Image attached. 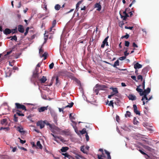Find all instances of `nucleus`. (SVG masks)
<instances>
[{
  "instance_id": "nucleus-39",
  "label": "nucleus",
  "mask_w": 159,
  "mask_h": 159,
  "mask_svg": "<svg viewBox=\"0 0 159 159\" xmlns=\"http://www.w3.org/2000/svg\"><path fill=\"white\" fill-rule=\"evenodd\" d=\"M129 37V35L127 33L125 35L123 36H122L121 37V39H123L124 38H125L126 39H128Z\"/></svg>"
},
{
  "instance_id": "nucleus-24",
  "label": "nucleus",
  "mask_w": 159,
  "mask_h": 159,
  "mask_svg": "<svg viewBox=\"0 0 159 159\" xmlns=\"http://www.w3.org/2000/svg\"><path fill=\"white\" fill-rule=\"evenodd\" d=\"M82 2V1H79L76 4V10L78 11L79 8V5L80 4H81Z\"/></svg>"
},
{
  "instance_id": "nucleus-8",
  "label": "nucleus",
  "mask_w": 159,
  "mask_h": 159,
  "mask_svg": "<svg viewBox=\"0 0 159 159\" xmlns=\"http://www.w3.org/2000/svg\"><path fill=\"white\" fill-rule=\"evenodd\" d=\"M38 69L37 68H36V71L33 72V77L35 79H39V74L38 73Z\"/></svg>"
},
{
  "instance_id": "nucleus-9",
  "label": "nucleus",
  "mask_w": 159,
  "mask_h": 159,
  "mask_svg": "<svg viewBox=\"0 0 159 159\" xmlns=\"http://www.w3.org/2000/svg\"><path fill=\"white\" fill-rule=\"evenodd\" d=\"M18 30L20 33H23L24 31V29L23 28V26L22 25H19L18 26Z\"/></svg>"
},
{
  "instance_id": "nucleus-7",
  "label": "nucleus",
  "mask_w": 159,
  "mask_h": 159,
  "mask_svg": "<svg viewBox=\"0 0 159 159\" xmlns=\"http://www.w3.org/2000/svg\"><path fill=\"white\" fill-rule=\"evenodd\" d=\"M133 107L134 109V112L137 115H140V112L138 110V108L137 106L135 104H134Z\"/></svg>"
},
{
  "instance_id": "nucleus-37",
  "label": "nucleus",
  "mask_w": 159,
  "mask_h": 159,
  "mask_svg": "<svg viewBox=\"0 0 159 159\" xmlns=\"http://www.w3.org/2000/svg\"><path fill=\"white\" fill-rule=\"evenodd\" d=\"M11 30V33H12V34H13L15 33H16L17 32V28L16 27L15 29H12Z\"/></svg>"
},
{
  "instance_id": "nucleus-29",
  "label": "nucleus",
  "mask_w": 159,
  "mask_h": 159,
  "mask_svg": "<svg viewBox=\"0 0 159 159\" xmlns=\"http://www.w3.org/2000/svg\"><path fill=\"white\" fill-rule=\"evenodd\" d=\"M48 55V53L45 52L43 53V54L42 56H41L40 57H44V60H45L47 58V57Z\"/></svg>"
},
{
  "instance_id": "nucleus-25",
  "label": "nucleus",
  "mask_w": 159,
  "mask_h": 159,
  "mask_svg": "<svg viewBox=\"0 0 159 159\" xmlns=\"http://www.w3.org/2000/svg\"><path fill=\"white\" fill-rule=\"evenodd\" d=\"M10 38H11V40H14L15 41H16L17 40V38L16 35H14L13 36H10L9 37L7 38L8 39H10Z\"/></svg>"
},
{
  "instance_id": "nucleus-56",
  "label": "nucleus",
  "mask_w": 159,
  "mask_h": 159,
  "mask_svg": "<svg viewBox=\"0 0 159 159\" xmlns=\"http://www.w3.org/2000/svg\"><path fill=\"white\" fill-rule=\"evenodd\" d=\"M72 114H70V116H69V118L71 120H75V118L74 117V116H71Z\"/></svg>"
},
{
  "instance_id": "nucleus-19",
  "label": "nucleus",
  "mask_w": 159,
  "mask_h": 159,
  "mask_svg": "<svg viewBox=\"0 0 159 159\" xmlns=\"http://www.w3.org/2000/svg\"><path fill=\"white\" fill-rule=\"evenodd\" d=\"M38 80L40 81L41 83H45L47 79L46 77L43 76L41 79H39Z\"/></svg>"
},
{
  "instance_id": "nucleus-49",
  "label": "nucleus",
  "mask_w": 159,
  "mask_h": 159,
  "mask_svg": "<svg viewBox=\"0 0 159 159\" xmlns=\"http://www.w3.org/2000/svg\"><path fill=\"white\" fill-rule=\"evenodd\" d=\"M133 27H132V26L128 27V26H125V29H129V30H132V29H133Z\"/></svg>"
},
{
  "instance_id": "nucleus-63",
  "label": "nucleus",
  "mask_w": 159,
  "mask_h": 159,
  "mask_svg": "<svg viewBox=\"0 0 159 159\" xmlns=\"http://www.w3.org/2000/svg\"><path fill=\"white\" fill-rule=\"evenodd\" d=\"M31 144L32 145V147H36V145H35L34 143L33 142H32L31 143Z\"/></svg>"
},
{
  "instance_id": "nucleus-22",
  "label": "nucleus",
  "mask_w": 159,
  "mask_h": 159,
  "mask_svg": "<svg viewBox=\"0 0 159 159\" xmlns=\"http://www.w3.org/2000/svg\"><path fill=\"white\" fill-rule=\"evenodd\" d=\"M105 153L107 155V159H111V157L110 155V153L106 150H104Z\"/></svg>"
},
{
  "instance_id": "nucleus-38",
  "label": "nucleus",
  "mask_w": 159,
  "mask_h": 159,
  "mask_svg": "<svg viewBox=\"0 0 159 159\" xmlns=\"http://www.w3.org/2000/svg\"><path fill=\"white\" fill-rule=\"evenodd\" d=\"M57 139H59L60 140V141L62 142H64L65 141L64 140V139L61 136H58V137H57Z\"/></svg>"
},
{
  "instance_id": "nucleus-52",
  "label": "nucleus",
  "mask_w": 159,
  "mask_h": 159,
  "mask_svg": "<svg viewBox=\"0 0 159 159\" xmlns=\"http://www.w3.org/2000/svg\"><path fill=\"white\" fill-rule=\"evenodd\" d=\"M137 79L138 80H143L142 76L141 75H139L137 77Z\"/></svg>"
},
{
  "instance_id": "nucleus-36",
  "label": "nucleus",
  "mask_w": 159,
  "mask_h": 159,
  "mask_svg": "<svg viewBox=\"0 0 159 159\" xmlns=\"http://www.w3.org/2000/svg\"><path fill=\"white\" fill-rule=\"evenodd\" d=\"M112 90L113 92H114V94L117 93H118V91L117 90V89L116 88H113Z\"/></svg>"
},
{
  "instance_id": "nucleus-45",
  "label": "nucleus",
  "mask_w": 159,
  "mask_h": 159,
  "mask_svg": "<svg viewBox=\"0 0 159 159\" xmlns=\"http://www.w3.org/2000/svg\"><path fill=\"white\" fill-rule=\"evenodd\" d=\"M54 66V64L53 62L52 63L49 65V68L50 69H52L53 68Z\"/></svg>"
},
{
  "instance_id": "nucleus-6",
  "label": "nucleus",
  "mask_w": 159,
  "mask_h": 159,
  "mask_svg": "<svg viewBox=\"0 0 159 159\" xmlns=\"http://www.w3.org/2000/svg\"><path fill=\"white\" fill-rule=\"evenodd\" d=\"M48 106L47 107H42L38 108V110L39 112H41L47 110L48 109Z\"/></svg>"
},
{
  "instance_id": "nucleus-55",
  "label": "nucleus",
  "mask_w": 159,
  "mask_h": 159,
  "mask_svg": "<svg viewBox=\"0 0 159 159\" xmlns=\"http://www.w3.org/2000/svg\"><path fill=\"white\" fill-rule=\"evenodd\" d=\"M131 77L135 81H137L136 80V77L135 76L132 75L131 76Z\"/></svg>"
},
{
  "instance_id": "nucleus-13",
  "label": "nucleus",
  "mask_w": 159,
  "mask_h": 159,
  "mask_svg": "<svg viewBox=\"0 0 159 159\" xmlns=\"http://www.w3.org/2000/svg\"><path fill=\"white\" fill-rule=\"evenodd\" d=\"M7 120L6 118L3 119L0 121L1 123L3 125H6L7 124Z\"/></svg>"
},
{
  "instance_id": "nucleus-58",
  "label": "nucleus",
  "mask_w": 159,
  "mask_h": 159,
  "mask_svg": "<svg viewBox=\"0 0 159 159\" xmlns=\"http://www.w3.org/2000/svg\"><path fill=\"white\" fill-rule=\"evenodd\" d=\"M145 80H144L143 81V83H142V88L143 89H145Z\"/></svg>"
},
{
  "instance_id": "nucleus-12",
  "label": "nucleus",
  "mask_w": 159,
  "mask_h": 159,
  "mask_svg": "<svg viewBox=\"0 0 159 159\" xmlns=\"http://www.w3.org/2000/svg\"><path fill=\"white\" fill-rule=\"evenodd\" d=\"M5 110H2V115H6L9 113L10 111L9 107H7L5 108Z\"/></svg>"
},
{
  "instance_id": "nucleus-27",
  "label": "nucleus",
  "mask_w": 159,
  "mask_h": 159,
  "mask_svg": "<svg viewBox=\"0 0 159 159\" xmlns=\"http://www.w3.org/2000/svg\"><path fill=\"white\" fill-rule=\"evenodd\" d=\"M17 112H16V114L19 116H24V114L20 113L21 111H20L19 110H16Z\"/></svg>"
},
{
  "instance_id": "nucleus-14",
  "label": "nucleus",
  "mask_w": 159,
  "mask_h": 159,
  "mask_svg": "<svg viewBox=\"0 0 159 159\" xmlns=\"http://www.w3.org/2000/svg\"><path fill=\"white\" fill-rule=\"evenodd\" d=\"M36 147L37 148H39L40 149H42V148L43 147L40 143V141H39L37 142L36 145Z\"/></svg>"
},
{
  "instance_id": "nucleus-28",
  "label": "nucleus",
  "mask_w": 159,
  "mask_h": 159,
  "mask_svg": "<svg viewBox=\"0 0 159 159\" xmlns=\"http://www.w3.org/2000/svg\"><path fill=\"white\" fill-rule=\"evenodd\" d=\"M9 128L8 127H1L0 128V131L1 130H4L6 131H7L9 130Z\"/></svg>"
},
{
  "instance_id": "nucleus-46",
  "label": "nucleus",
  "mask_w": 159,
  "mask_h": 159,
  "mask_svg": "<svg viewBox=\"0 0 159 159\" xmlns=\"http://www.w3.org/2000/svg\"><path fill=\"white\" fill-rule=\"evenodd\" d=\"M80 150L81 151L84 153H85L86 152L84 151V146H82L80 147Z\"/></svg>"
},
{
  "instance_id": "nucleus-50",
  "label": "nucleus",
  "mask_w": 159,
  "mask_h": 159,
  "mask_svg": "<svg viewBox=\"0 0 159 159\" xmlns=\"http://www.w3.org/2000/svg\"><path fill=\"white\" fill-rule=\"evenodd\" d=\"M113 101H110L109 103L108 104V105L109 106H112L113 107Z\"/></svg>"
},
{
  "instance_id": "nucleus-48",
  "label": "nucleus",
  "mask_w": 159,
  "mask_h": 159,
  "mask_svg": "<svg viewBox=\"0 0 159 159\" xmlns=\"http://www.w3.org/2000/svg\"><path fill=\"white\" fill-rule=\"evenodd\" d=\"M129 52H127V50L125 51L124 52V56H125L126 57V56H128L129 55Z\"/></svg>"
},
{
  "instance_id": "nucleus-23",
  "label": "nucleus",
  "mask_w": 159,
  "mask_h": 159,
  "mask_svg": "<svg viewBox=\"0 0 159 159\" xmlns=\"http://www.w3.org/2000/svg\"><path fill=\"white\" fill-rule=\"evenodd\" d=\"M11 71L10 70H9L7 71H6V76L7 77H10L11 75Z\"/></svg>"
},
{
  "instance_id": "nucleus-40",
  "label": "nucleus",
  "mask_w": 159,
  "mask_h": 159,
  "mask_svg": "<svg viewBox=\"0 0 159 159\" xmlns=\"http://www.w3.org/2000/svg\"><path fill=\"white\" fill-rule=\"evenodd\" d=\"M129 42L128 41H125V45L127 47H128L129 45Z\"/></svg>"
},
{
  "instance_id": "nucleus-53",
  "label": "nucleus",
  "mask_w": 159,
  "mask_h": 159,
  "mask_svg": "<svg viewBox=\"0 0 159 159\" xmlns=\"http://www.w3.org/2000/svg\"><path fill=\"white\" fill-rule=\"evenodd\" d=\"M18 139L20 140V142L21 143L23 144L26 142V141L25 140H22L19 138Z\"/></svg>"
},
{
  "instance_id": "nucleus-21",
  "label": "nucleus",
  "mask_w": 159,
  "mask_h": 159,
  "mask_svg": "<svg viewBox=\"0 0 159 159\" xmlns=\"http://www.w3.org/2000/svg\"><path fill=\"white\" fill-rule=\"evenodd\" d=\"M69 149V148L68 147H63L61 149V152H65L67 151Z\"/></svg>"
},
{
  "instance_id": "nucleus-31",
  "label": "nucleus",
  "mask_w": 159,
  "mask_h": 159,
  "mask_svg": "<svg viewBox=\"0 0 159 159\" xmlns=\"http://www.w3.org/2000/svg\"><path fill=\"white\" fill-rule=\"evenodd\" d=\"M49 126L51 129H55V128H57L56 126L54 124H50Z\"/></svg>"
},
{
  "instance_id": "nucleus-3",
  "label": "nucleus",
  "mask_w": 159,
  "mask_h": 159,
  "mask_svg": "<svg viewBox=\"0 0 159 159\" xmlns=\"http://www.w3.org/2000/svg\"><path fill=\"white\" fill-rule=\"evenodd\" d=\"M16 106V109H21L23 110H25V111H27V110L26 109V107L24 105L18 103H15Z\"/></svg>"
},
{
  "instance_id": "nucleus-43",
  "label": "nucleus",
  "mask_w": 159,
  "mask_h": 159,
  "mask_svg": "<svg viewBox=\"0 0 159 159\" xmlns=\"http://www.w3.org/2000/svg\"><path fill=\"white\" fill-rule=\"evenodd\" d=\"M96 88V89H94V91L96 93V94L97 95H98V92H99V90L98 89V88Z\"/></svg>"
},
{
  "instance_id": "nucleus-51",
  "label": "nucleus",
  "mask_w": 159,
  "mask_h": 159,
  "mask_svg": "<svg viewBox=\"0 0 159 159\" xmlns=\"http://www.w3.org/2000/svg\"><path fill=\"white\" fill-rule=\"evenodd\" d=\"M57 116L56 115H55L54 116V122L56 124H57Z\"/></svg>"
},
{
  "instance_id": "nucleus-41",
  "label": "nucleus",
  "mask_w": 159,
  "mask_h": 159,
  "mask_svg": "<svg viewBox=\"0 0 159 159\" xmlns=\"http://www.w3.org/2000/svg\"><path fill=\"white\" fill-rule=\"evenodd\" d=\"M58 84H59V78L58 76H57L56 78V84L58 85Z\"/></svg>"
},
{
  "instance_id": "nucleus-42",
  "label": "nucleus",
  "mask_w": 159,
  "mask_h": 159,
  "mask_svg": "<svg viewBox=\"0 0 159 159\" xmlns=\"http://www.w3.org/2000/svg\"><path fill=\"white\" fill-rule=\"evenodd\" d=\"M14 120L15 122L18 121V117L16 116V114H15L14 116Z\"/></svg>"
},
{
  "instance_id": "nucleus-1",
  "label": "nucleus",
  "mask_w": 159,
  "mask_h": 159,
  "mask_svg": "<svg viewBox=\"0 0 159 159\" xmlns=\"http://www.w3.org/2000/svg\"><path fill=\"white\" fill-rule=\"evenodd\" d=\"M140 86L141 85H140L137 86L136 90L139 93V94L141 96H143L142 97L141 100L143 101V105H144L145 104L144 100L147 99V95L150 93L151 89L148 87L146 89H144V91H143L142 89L139 88Z\"/></svg>"
},
{
  "instance_id": "nucleus-2",
  "label": "nucleus",
  "mask_w": 159,
  "mask_h": 159,
  "mask_svg": "<svg viewBox=\"0 0 159 159\" xmlns=\"http://www.w3.org/2000/svg\"><path fill=\"white\" fill-rule=\"evenodd\" d=\"M60 75L63 76H67L69 77H71L73 76V74L68 72L66 70H62L59 72Z\"/></svg>"
},
{
  "instance_id": "nucleus-61",
  "label": "nucleus",
  "mask_w": 159,
  "mask_h": 159,
  "mask_svg": "<svg viewBox=\"0 0 159 159\" xmlns=\"http://www.w3.org/2000/svg\"><path fill=\"white\" fill-rule=\"evenodd\" d=\"M133 46L134 48L138 47V45L134 42L133 43Z\"/></svg>"
},
{
  "instance_id": "nucleus-60",
  "label": "nucleus",
  "mask_w": 159,
  "mask_h": 159,
  "mask_svg": "<svg viewBox=\"0 0 159 159\" xmlns=\"http://www.w3.org/2000/svg\"><path fill=\"white\" fill-rule=\"evenodd\" d=\"M43 52H44V51L43 49H42V48H41L39 49V54H41V53H43Z\"/></svg>"
},
{
  "instance_id": "nucleus-44",
  "label": "nucleus",
  "mask_w": 159,
  "mask_h": 159,
  "mask_svg": "<svg viewBox=\"0 0 159 159\" xmlns=\"http://www.w3.org/2000/svg\"><path fill=\"white\" fill-rule=\"evenodd\" d=\"M29 29V27H27L26 28V30H25V32L24 33V35L25 36H26L27 34L28 33V32Z\"/></svg>"
},
{
  "instance_id": "nucleus-33",
  "label": "nucleus",
  "mask_w": 159,
  "mask_h": 159,
  "mask_svg": "<svg viewBox=\"0 0 159 159\" xmlns=\"http://www.w3.org/2000/svg\"><path fill=\"white\" fill-rule=\"evenodd\" d=\"M119 61L118 60H116L115 62L113 65V66L114 67H116V66H119Z\"/></svg>"
},
{
  "instance_id": "nucleus-16",
  "label": "nucleus",
  "mask_w": 159,
  "mask_h": 159,
  "mask_svg": "<svg viewBox=\"0 0 159 159\" xmlns=\"http://www.w3.org/2000/svg\"><path fill=\"white\" fill-rule=\"evenodd\" d=\"M142 67V65L139 64L138 63H137L134 65V67L135 69H139Z\"/></svg>"
},
{
  "instance_id": "nucleus-47",
  "label": "nucleus",
  "mask_w": 159,
  "mask_h": 159,
  "mask_svg": "<svg viewBox=\"0 0 159 159\" xmlns=\"http://www.w3.org/2000/svg\"><path fill=\"white\" fill-rule=\"evenodd\" d=\"M120 16H121V18H123V20H126V18L127 17H126L125 16H123L121 15V14H120Z\"/></svg>"
},
{
  "instance_id": "nucleus-34",
  "label": "nucleus",
  "mask_w": 159,
  "mask_h": 159,
  "mask_svg": "<svg viewBox=\"0 0 159 159\" xmlns=\"http://www.w3.org/2000/svg\"><path fill=\"white\" fill-rule=\"evenodd\" d=\"M130 112L129 111H127L125 114V116L126 117H129L130 116Z\"/></svg>"
},
{
  "instance_id": "nucleus-30",
  "label": "nucleus",
  "mask_w": 159,
  "mask_h": 159,
  "mask_svg": "<svg viewBox=\"0 0 159 159\" xmlns=\"http://www.w3.org/2000/svg\"><path fill=\"white\" fill-rule=\"evenodd\" d=\"M74 104V103L72 102H71V103H70V104H69V105H67V106H66L65 107L63 108V109H64L65 108H66V107H70V108H71V107Z\"/></svg>"
},
{
  "instance_id": "nucleus-32",
  "label": "nucleus",
  "mask_w": 159,
  "mask_h": 159,
  "mask_svg": "<svg viewBox=\"0 0 159 159\" xmlns=\"http://www.w3.org/2000/svg\"><path fill=\"white\" fill-rule=\"evenodd\" d=\"M79 132L82 134L87 133L86 129L85 128L83 129L82 130L80 131Z\"/></svg>"
},
{
  "instance_id": "nucleus-4",
  "label": "nucleus",
  "mask_w": 159,
  "mask_h": 159,
  "mask_svg": "<svg viewBox=\"0 0 159 159\" xmlns=\"http://www.w3.org/2000/svg\"><path fill=\"white\" fill-rule=\"evenodd\" d=\"M45 121L42 120L38 121L37 123V126H39L40 129L43 128L45 126Z\"/></svg>"
},
{
  "instance_id": "nucleus-20",
  "label": "nucleus",
  "mask_w": 159,
  "mask_h": 159,
  "mask_svg": "<svg viewBox=\"0 0 159 159\" xmlns=\"http://www.w3.org/2000/svg\"><path fill=\"white\" fill-rule=\"evenodd\" d=\"M128 98L129 100H131L132 101L136 99V97L132 94H129L128 96Z\"/></svg>"
},
{
  "instance_id": "nucleus-57",
  "label": "nucleus",
  "mask_w": 159,
  "mask_h": 159,
  "mask_svg": "<svg viewBox=\"0 0 159 159\" xmlns=\"http://www.w3.org/2000/svg\"><path fill=\"white\" fill-rule=\"evenodd\" d=\"M126 58V57L125 56H123V57H119V59L120 60H123L125 59Z\"/></svg>"
},
{
  "instance_id": "nucleus-59",
  "label": "nucleus",
  "mask_w": 159,
  "mask_h": 159,
  "mask_svg": "<svg viewBox=\"0 0 159 159\" xmlns=\"http://www.w3.org/2000/svg\"><path fill=\"white\" fill-rule=\"evenodd\" d=\"M75 132L76 133V134H77L78 135L79 134V131H78L77 128H76L75 129Z\"/></svg>"
},
{
  "instance_id": "nucleus-10",
  "label": "nucleus",
  "mask_w": 159,
  "mask_h": 159,
  "mask_svg": "<svg viewBox=\"0 0 159 159\" xmlns=\"http://www.w3.org/2000/svg\"><path fill=\"white\" fill-rule=\"evenodd\" d=\"M95 8H97V10L98 11H100L102 8V6L100 4V2L99 3H97L95 4Z\"/></svg>"
},
{
  "instance_id": "nucleus-26",
  "label": "nucleus",
  "mask_w": 159,
  "mask_h": 159,
  "mask_svg": "<svg viewBox=\"0 0 159 159\" xmlns=\"http://www.w3.org/2000/svg\"><path fill=\"white\" fill-rule=\"evenodd\" d=\"M17 130L20 133L24 132V131L23 130V129L22 127L18 126L17 127Z\"/></svg>"
},
{
  "instance_id": "nucleus-5",
  "label": "nucleus",
  "mask_w": 159,
  "mask_h": 159,
  "mask_svg": "<svg viewBox=\"0 0 159 159\" xmlns=\"http://www.w3.org/2000/svg\"><path fill=\"white\" fill-rule=\"evenodd\" d=\"M95 87L96 88H98L99 90H103L106 88V86L103 85H100L98 84H97Z\"/></svg>"
},
{
  "instance_id": "nucleus-35",
  "label": "nucleus",
  "mask_w": 159,
  "mask_h": 159,
  "mask_svg": "<svg viewBox=\"0 0 159 159\" xmlns=\"http://www.w3.org/2000/svg\"><path fill=\"white\" fill-rule=\"evenodd\" d=\"M61 8V6L59 4H57L55 6V9L56 10H59Z\"/></svg>"
},
{
  "instance_id": "nucleus-62",
  "label": "nucleus",
  "mask_w": 159,
  "mask_h": 159,
  "mask_svg": "<svg viewBox=\"0 0 159 159\" xmlns=\"http://www.w3.org/2000/svg\"><path fill=\"white\" fill-rule=\"evenodd\" d=\"M128 8H126L125 10L123 12V14L124 15L127 13L126 12L128 11Z\"/></svg>"
},
{
  "instance_id": "nucleus-17",
  "label": "nucleus",
  "mask_w": 159,
  "mask_h": 159,
  "mask_svg": "<svg viewBox=\"0 0 159 159\" xmlns=\"http://www.w3.org/2000/svg\"><path fill=\"white\" fill-rule=\"evenodd\" d=\"M57 22L56 20H54L52 21V26L50 28V31H51L52 30V29L54 28L56 25Z\"/></svg>"
},
{
  "instance_id": "nucleus-64",
  "label": "nucleus",
  "mask_w": 159,
  "mask_h": 159,
  "mask_svg": "<svg viewBox=\"0 0 159 159\" xmlns=\"http://www.w3.org/2000/svg\"><path fill=\"white\" fill-rule=\"evenodd\" d=\"M145 158L147 159H148V158L150 157L146 153V154H145Z\"/></svg>"
},
{
  "instance_id": "nucleus-15",
  "label": "nucleus",
  "mask_w": 159,
  "mask_h": 159,
  "mask_svg": "<svg viewBox=\"0 0 159 159\" xmlns=\"http://www.w3.org/2000/svg\"><path fill=\"white\" fill-rule=\"evenodd\" d=\"M62 154L64 155L65 156V157H67L68 158V159H73V157L71 156L70 155H69L68 153H63Z\"/></svg>"
},
{
  "instance_id": "nucleus-11",
  "label": "nucleus",
  "mask_w": 159,
  "mask_h": 159,
  "mask_svg": "<svg viewBox=\"0 0 159 159\" xmlns=\"http://www.w3.org/2000/svg\"><path fill=\"white\" fill-rule=\"evenodd\" d=\"M108 38H109V36H107V37H106L105 39L103 41L101 45V48H103L104 47L106 43L107 42V40H108Z\"/></svg>"
},
{
  "instance_id": "nucleus-54",
  "label": "nucleus",
  "mask_w": 159,
  "mask_h": 159,
  "mask_svg": "<svg viewBox=\"0 0 159 159\" xmlns=\"http://www.w3.org/2000/svg\"><path fill=\"white\" fill-rule=\"evenodd\" d=\"M85 137H86V141H88L89 140V136H88V135L87 134V133H86V134L85 135Z\"/></svg>"
},
{
  "instance_id": "nucleus-18",
  "label": "nucleus",
  "mask_w": 159,
  "mask_h": 159,
  "mask_svg": "<svg viewBox=\"0 0 159 159\" xmlns=\"http://www.w3.org/2000/svg\"><path fill=\"white\" fill-rule=\"evenodd\" d=\"M3 33L7 35L11 33V31L10 29L6 28L4 31Z\"/></svg>"
}]
</instances>
